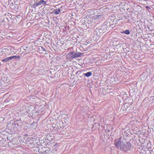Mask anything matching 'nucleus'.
Here are the masks:
<instances>
[{
  "label": "nucleus",
  "mask_w": 154,
  "mask_h": 154,
  "mask_svg": "<svg viewBox=\"0 0 154 154\" xmlns=\"http://www.w3.org/2000/svg\"><path fill=\"white\" fill-rule=\"evenodd\" d=\"M116 146L118 148L122 150L127 151L131 149V145L129 142L126 141L121 142L118 140H116L115 142Z\"/></svg>",
  "instance_id": "nucleus-1"
},
{
  "label": "nucleus",
  "mask_w": 154,
  "mask_h": 154,
  "mask_svg": "<svg viewBox=\"0 0 154 154\" xmlns=\"http://www.w3.org/2000/svg\"><path fill=\"white\" fill-rule=\"evenodd\" d=\"M17 57L16 56H13L8 57L3 60L2 61L3 62H7L14 59V58Z\"/></svg>",
  "instance_id": "nucleus-2"
},
{
  "label": "nucleus",
  "mask_w": 154,
  "mask_h": 154,
  "mask_svg": "<svg viewBox=\"0 0 154 154\" xmlns=\"http://www.w3.org/2000/svg\"><path fill=\"white\" fill-rule=\"evenodd\" d=\"M66 56L68 60L74 58L73 52H69L67 54Z\"/></svg>",
  "instance_id": "nucleus-3"
},
{
  "label": "nucleus",
  "mask_w": 154,
  "mask_h": 154,
  "mask_svg": "<svg viewBox=\"0 0 154 154\" xmlns=\"http://www.w3.org/2000/svg\"><path fill=\"white\" fill-rule=\"evenodd\" d=\"M74 58L80 56V54L79 53H75L74 51H72Z\"/></svg>",
  "instance_id": "nucleus-4"
},
{
  "label": "nucleus",
  "mask_w": 154,
  "mask_h": 154,
  "mask_svg": "<svg viewBox=\"0 0 154 154\" xmlns=\"http://www.w3.org/2000/svg\"><path fill=\"white\" fill-rule=\"evenodd\" d=\"M38 3L39 5H40L42 4H46V3L45 1L43 0H41L39 1Z\"/></svg>",
  "instance_id": "nucleus-5"
},
{
  "label": "nucleus",
  "mask_w": 154,
  "mask_h": 154,
  "mask_svg": "<svg viewBox=\"0 0 154 154\" xmlns=\"http://www.w3.org/2000/svg\"><path fill=\"white\" fill-rule=\"evenodd\" d=\"M92 75L91 73V72H88L85 73H84L83 75L87 77H89L91 76Z\"/></svg>",
  "instance_id": "nucleus-6"
},
{
  "label": "nucleus",
  "mask_w": 154,
  "mask_h": 154,
  "mask_svg": "<svg viewBox=\"0 0 154 154\" xmlns=\"http://www.w3.org/2000/svg\"><path fill=\"white\" fill-rule=\"evenodd\" d=\"M60 11V10L59 9H56L54 11V14H59Z\"/></svg>",
  "instance_id": "nucleus-7"
},
{
  "label": "nucleus",
  "mask_w": 154,
  "mask_h": 154,
  "mask_svg": "<svg viewBox=\"0 0 154 154\" xmlns=\"http://www.w3.org/2000/svg\"><path fill=\"white\" fill-rule=\"evenodd\" d=\"M122 33H125V34H126L127 35H128L130 33V32H129V30L127 29V30H126L125 31H123L122 32Z\"/></svg>",
  "instance_id": "nucleus-8"
},
{
  "label": "nucleus",
  "mask_w": 154,
  "mask_h": 154,
  "mask_svg": "<svg viewBox=\"0 0 154 154\" xmlns=\"http://www.w3.org/2000/svg\"><path fill=\"white\" fill-rule=\"evenodd\" d=\"M39 49H40L41 50L43 51H46V50H45V49L42 46H39Z\"/></svg>",
  "instance_id": "nucleus-9"
},
{
  "label": "nucleus",
  "mask_w": 154,
  "mask_h": 154,
  "mask_svg": "<svg viewBox=\"0 0 154 154\" xmlns=\"http://www.w3.org/2000/svg\"><path fill=\"white\" fill-rule=\"evenodd\" d=\"M38 5H38V2H36L34 5V6L35 7H37Z\"/></svg>",
  "instance_id": "nucleus-10"
},
{
  "label": "nucleus",
  "mask_w": 154,
  "mask_h": 154,
  "mask_svg": "<svg viewBox=\"0 0 154 154\" xmlns=\"http://www.w3.org/2000/svg\"><path fill=\"white\" fill-rule=\"evenodd\" d=\"M94 18H97V17H98V16H95L94 17Z\"/></svg>",
  "instance_id": "nucleus-11"
},
{
  "label": "nucleus",
  "mask_w": 154,
  "mask_h": 154,
  "mask_svg": "<svg viewBox=\"0 0 154 154\" xmlns=\"http://www.w3.org/2000/svg\"><path fill=\"white\" fill-rule=\"evenodd\" d=\"M56 130V129H55ZM56 130H57V131H58V129H56Z\"/></svg>",
  "instance_id": "nucleus-12"
}]
</instances>
